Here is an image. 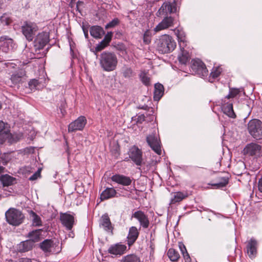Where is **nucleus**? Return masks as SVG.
Segmentation results:
<instances>
[{"mask_svg":"<svg viewBox=\"0 0 262 262\" xmlns=\"http://www.w3.org/2000/svg\"><path fill=\"white\" fill-rule=\"evenodd\" d=\"M119 21L118 18H114L105 26V28L108 29L110 28H113L117 26L119 24Z\"/></svg>","mask_w":262,"mask_h":262,"instance_id":"50","label":"nucleus"},{"mask_svg":"<svg viewBox=\"0 0 262 262\" xmlns=\"http://www.w3.org/2000/svg\"><path fill=\"white\" fill-rule=\"evenodd\" d=\"M0 21L2 23L6 25H8L11 23V19L9 15L7 13H4L0 17Z\"/></svg>","mask_w":262,"mask_h":262,"instance_id":"44","label":"nucleus"},{"mask_svg":"<svg viewBox=\"0 0 262 262\" xmlns=\"http://www.w3.org/2000/svg\"><path fill=\"white\" fill-rule=\"evenodd\" d=\"M60 220L67 230H70L72 229L74 223V217L73 215L67 213H61Z\"/></svg>","mask_w":262,"mask_h":262,"instance_id":"13","label":"nucleus"},{"mask_svg":"<svg viewBox=\"0 0 262 262\" xmlns=\"http://www.w3.org/2000/svg\"><path fill=\"white\" fill-rule=\"evenodd\" d=\"M30 217L32 221V225L33 226H42V221L41 218L36 213L33 211H31L29 213Z\"/></svg>","mask_w":262,"mask_h":262,"instance_id":"34","label":"nucleus"},{"mask_svg":"<svg viewBox=\"0 0 262 262\" xmlns=\"http://www.w3.org/2000/svg\"><path fill=\"white\" fill-rule=\"evenodd\" d=\"M257 242L253 238H251L248 243L247 246V253L249 257L251 259L254 258L257 253Z\"/></svg>","mask_w":262,"mask_h":262,"instance_id":"18","label":"nucleus"},{"mask_svg":"<svg viewBox=\"0 0 262 262\" xmlns=\"http://www.w3.org/2000/svg\"><path fill=\"white\" fill-rule=\"evenodd\" d=\"M23 137V134L21 133L11 134L9 133V136L7 139L10 143L16 142L19 141Z\"/></svg>","mask_w":262,"mask_h":262,"instance_id":"40","label":"nucleus"},{"mask_svg":"<svg viewBox=\"0 0 262 262\" xmlns=\"http://www.w3.org/2000/svg\"><path fill=\"white\" fill-rule=\"evenodd\" d=\"M4 39V37L2 36L0 37V51L2 50V46H3V43H4V42H3V41L5 40Z\"/></svg>","mask_w":262,"mask_h":262,"instance_id":"53","label":"nucleus"},{"mask_svg":"<svg viewBox=\"0 0 262 262\" xmlns=\"http://www.w3.org/2000/svg\"><path fill=\"white\" fill-rule=\"evenodd\" d=\"M146 141L152 149L157 154H161L160 141L155 134H151L146 137Z\"/></svg>","mask_w":262,"mask_h":262,"instance_id":"11","label":"nucleus"},{"mask_svg":"<svg viewBox=\"0 0 262 262\" xmlns=\"http://www.w3.org/2000/svg\"><path fill=\"white\" fill-rule=\"evenodd\" d=\"M0 180L4 186H8L13 184L15 179L8 174L1 175Z\"/></svg>","mask_w":262,"mask_h":262,"instance_id":"31","label":"nucleus"},{"mask_svg":"<svg viewBox=\"0 0 262 262\" xmlns=\"http://www.w3.org/2000/svg\"><path fill=\"white\" fill-rule=\"evenodd\" d=\"M175 33L178 37L180 48H185L187 46L185 32L182 29H178L175 30Z\"/></svg>","mask_w":262,"mask_h":262,"instance_id":"20","label":"nucleus"},{"mask_svg":"<svg viewBox=\"0 0 262 262\" xmlns=\"http://www.w3.org/2000/svg\"><path fill=\"white\" fill-rule=\"evenodd\" d=\"M107 46L108 44L102 40L97 45L95 48V50L96 52H99L102 50Z\"/></svg>","mask_w":262,"mask_h":262,"instance_id":"48","label":"nucleus"},{"mask_svg":"<svg viewBox=\"0 0 262 262\" xmlns=\"http://www.w3.org/2000/svg\"><path fill=\"white\" fill-rule=\"evenodd\" d=\"M179 246V248H180L182 254H183L184 257L186 259L189 258H190L189 256L186 251L185 246L182 243H180Z\"/></svg>","mask_w":262,"mask_h":262,"instance_id":"47","label":"nucleus"},{"mask_svg":"<svg viewBox=\"0 0 262 262\" xmlns=\"http://www.w3.org/2000/svg\"><path fill=\"white\" fill-rule=\"evenodd\" d=\"M81 3H82V2H78L77 5H79V4H81Z\"/></svg>","mask_w":262,"mask_h":262,"instance_id":"59","label":"nucleus"},{"mask_svg":"<svg viewBox=\"0 0 262 262\" xmlns=\"http://www.w3.org/2000/svg\"><path fill=\"white\" fill-rule=\"evenodd\" d=\"M121 262H140V258L135 254H129L124 256Z\"/></svg>","mask_w":262,"mask_h":262,"instance_id":"37","label":"nucleus"},{"mask_svg":"<svg viewBox=\"0 0 262 262\" xmlns=\"http://www.w3.org/2000/svg\"><path fill=\"white\" fill-rule=\"evenodd\" d=\"M99 63L103 71H113L116 69L118 64L117 56L114 53L104 51L100 55Z\"/></svg>","mask_w":262,"mask_h":262,"instance_id":"1","label":"nucleus"},{"mask_svg":"<svg viewBox=\"0 0 262 262\" xmlns=\"http://www.w3.org/2000/svg\"><path fill=\"white\" fill-rule=\"evenodd\" d=\"M164 94V87L160 83H156L155 85V91L154 98L155 100L159 101Z\"/></svg>","mask_w":262,"mask_h":262,"instance_id":"28","label":"nucleus"},{"mask_svg":"<svg viewBox=\"0 0 262 262\" xmlns=\"http://www.w3.org/2000/svg\"><path fill=\"white\" fill-rule=\"evenodd\" d=\"M49 34L47 32H42L39 33L34 41V46L38 50L42 49L49 40Z\"/></svg>","mask_w":262,"mask_h":262,"instance_id":"12","label":"nucleus"},{"mask_svg":"<svg viewBox=\"0 0 262 262\" xmlns=\"http://www.w3.org/2000/svg\"><path fill=\"white\" fill-rule=\"evenodd\" d=\"M222 110L224 113L227 115L228 117L235 118L236 117L235 114L233 109L232 103L231 102H227V103L223 105Z\"/></svg>","mask_w":262,"mask_h":262,"instance_id":"27","label":"nucleus"},{"mask_svg":"<svg viewBox=\"0 0 262 262\" xmlns=\"http://www.w3.org/2000/svg\"><path fill=\"white\" fill-rule=\"evenodd\" d=\"M91 35L96 38H101L104 33L103 29L99 26L92 27L90 30Z\"/></svg>","mask_w":262,"mask_h":262,"instance_id":"32","label":"nucleus"},{"mask_svg":"<svg viewBox=\"0 0 262 262\" xmlns=\"http://www.w3.org/2000/svg\"><path fill=\"white\" fill-rule=\"evenodd\" d=\"M4 37H5V40L3 41L4 43H3V46H2V51L5 53H8L10 50L15 48V45L12 39L5 36Z\"/></svg>","mask_w":262,"mask_h":262,"instance_id":"23","label":"nucleus"},{"mask_svg":"<svg viewBox=\"0 0 262 262\" xmlns=\"http://www.w3.org/2000/svg\"><path fill=\"white\" fill-rule=\"evenodd\" d=\"M122 73L125 78H129L134 75L132 69L127 66H124L122 68Z\"/></svg>","mask_w":262,"mask_h":262,"instance_id":"39","label":"nucleus"},{"mask_svg":"<svg viewBox=\"0 0 262 262\" xmlns=\"http://www.w3.org/2000/svg\"><path fill=\"white\" fill-rule=\"evenodd\" d=\"M84 34H85V37H87L88 36V33H86L85 32H84Z\"/></svg>","mask_w":262,"mask_h":262,"instance_id":"58","label":"nucleus"},{"mask_svg":"<svg viewBox=\"0 0 262 262\" xmlns=\"http://www.w3.org/2000/svg\"><path fill=\"white\" fill-rule=\"evenodd\" d=\"M228 183V180L225 177H222L219 183H214L212 186H215L216 188H222L226 186Z\"/></svg>","mask_w":262,"mask_h":262,"instance_id":"43","label":"nucleus"},{"mask_svg":"<svg viewBox=\"0 0 262 262\" xmlns=\"http://www.w3.org/2000/svg\"><path fill=\"white\" fill-rule=\"evenodd\" d=\"M222 72V69L220 67H214L210 73V77L213 79L217 78Z\"/></svg>","mask_w":262,"mask_h":262,"instance_id":"42","label":"nucleus"},{"mask_svg":"<svg viewBox=\"0 0 262 262\" xmlns=\"http://www.w3.org/2000/svg\"><path fill=\"white\" fill-rule=\"evenodd\" d=\"M61 113L62 114V116H64L66 113V111L64 109H60Z\"/></svg>","mask_w":262,"mask_h":262,"instance_id":"56","label":"nucleus"},{"mask_svg":"<svg viewBox=\"0 0 262 262\" xmlns=\"http://www.w3.org/2000/svg\"><path fill=\"white\" fill-rule=\"evenodd\" d=\"M116 191L114 188H107L103 190L100 195V199L103 201L114 197Z\"/></svg>","mask_w":262,"mask_h":262,"instance_id":"26","label":"nucleus"},{"mask_svg":"<svg viewBox=\"0 0 262 262\" xmlns=\"http://www.w3.org/2000/svg\"><path fill=\"white\" fill-rule=\"evenodd\" d=\"M7 222L13 226H18L21 224L25 216L22 212L16 209H10L5 213Z\"/></svg>","mask_w":262,"mask_h":262,"instance_id":"3","label":"nucleus"},{"mask_svg":"<svg viewBox=\"0 0 262 262\" xmlns=\"http://www.w3.org/2000/svg\"><path fill=\"white\" fill-rule=\"evenodd\" d=\"M2 3L0 2V9L1 8Z\"/></svg>","mask_w":262,"mask_h":262,"instance_id":"60","label":"nucleus"},{"mask_svg":"<svg viewBox=\"0 0 262 262\" xmlns=\"http://www.w3.org/2000/svg\"><path fill=\"white\" fill-rule=\"evenodd\" d=\"M41 170L42 169L41 168H38L37 171L29 178V180L30 181H34L37 180L38 178H40Z\"/></svg>","mask_w":262,"mask_h":262,"instance_id":"49","label":"nucleus"},{"mask_svg":"<svg viewBox=\"0 0 262 262\" xmlns=\"http://www.w3.org/2000/svg\"><path fill=\"white\" fill-rule=\"evenodd\" d=\"M240 92L239 90L237 89H231L230 90L229 94L225 97L226 98L229 99L235 97Z\"/></svg>","mask_w":262,"mask_h":262,"instance_id":"46","label":"nucleus"},{"mask_svg":"<svg viewBox=\"0 0 262 262\" xmlns=\"http://www.w3.org/2000/svg\"><path fill=\"white\" fill-rule=\"evenodd\" d=\"M176 11V1L173 0L172 2H165L163 3L156 14L157 17H161L168 16V14L175 13Z\"/></svg>","mask_w":262,"mask_h":262,"instance_id":"6","label":"nucleus"},{"mask_svg":"<svg viewBox=\"0 0 262 262\" xmlns=\"http://www.w3.org/2000/svg\"><path fill=\"white\" fill-rule=\"evenodd\" d=\"M134 217L138 220L141 226L144 228H147L149 226V222L147 216L142 211H137L135 212L133 215Z\"/></svg>","mask_w":262,"mask_h":262,"instance_id":"14","label":"nucleus"},{"mask_svg":"<svg viewBox=\"0 0 262 262\" xmlns=\"http://www.w3.org/2000/svg\"><path fill=\"white\" fill-rule=\"evenodd\" d=\"M112 36V32H108L104 36V38H103V40L108 45L110 41H111Z\"/></svg>","mask_w":262,"mask_h":262,"instance_id":"51","label":"nucleus"},{"mask_svg":"<svg viewBox=\"0 0 262 262\" xmlns=\"http://www.w3.org/2000/svg\"><path fill=\"white\" fill-rule=\"evenodd\" d=\"M188 196L187 192H182L180 191L176 192L171 193V198L170 203L171 204H175L182 201L183 199Z\"/></svg>","mask_w":262,"mask_h":262,"instance_id":"22","label":"nucleus"},{"mask_svg":"<svg viewBox=\"0 0 262 262\" xmlns=\"http://www.w3.org/2000/svg\"><path fill=\"white\" fill-rule=\"evenodd\" d=\"M28 85L31 91L38 90L41 87L40 82L36 79L31 80L28 83Z\"/></svg>","mask_w":262,"mask_h":262,"instance_id":"38","label":"nucleus"},{"mask_svg":"<svg viewBox=\"0 0 262 262\" xmlns=\"http://www.w3.org/2000/svg\"><path fill=\"white\" fill-rule=\"evenodd\" d=\"M126 246L125 245L116 244L110 247L108 249V252L115 255H122L126 250Z\"/></svg>","mask_w":262,"mask_h":262,"instance_id":"19","label":"nucleus"},{"mask_svg":"<svg viewBox=\"0 0 262 262\" xmlns=\"http://www.w3.org/2000/svg\"><path fill=\"white\" fill-rule=\"evenodd\" d=\"M129 158L138 166L143 164L142 152L136 146L132 147L128 151Z\"/></svg>","mask_w":262,"mask_h":262,"instance_id":"8","label":"nucleus"},{"mask_svg":"<svg viewBox=\"0 0 262 262\" xmlns=\"http://www.w3.org/2000/svg\"><path fill=\"white\" fill-rule=\"evenodd\" d=\"M139 232L136 227L132 226L129 229L127 235V244L129 246L132 245L137 239Z\"/></svg>","mask_w":262,"mask_h":262,"instance_id":"21","label":"nucleus"},{"mask_svg":"<svg viewBox=\"0 0 262 262\" xmlns=\"http://www.w3.org/2000/svg\"><path fill=\"white\" fill-rule=\"evenodd\" d=\"M100 226L105 231L113 233V227L107 214H104L101 216L100 220Z\"/></svg>","mask_w":262,"mask_h":262,"instance_id":"16","label":"nucleus"},{"mask_svg":"<svg viewBox=\"0 0 262 262\" xmlns=\"http://www.w3.org/2000/svg\"><path fill=\"white\" fill-rule=\"evenodd\" d=\"M25 75V71L20 70L12 75L11 80L13 84L19 83L21 81L23 77Z\"/></svg>","mask_w":262,"mask_h":262,"instance_id":"30","label":"nucleus"},{"mask_svg":"<svg viewBox=\"0 0 262 262\" xmlns=\"http://www.w3.org/2000/svg\"><path fill=\"white\" fill-rule=\"evenodd\" d=\"M42 231V229H37L29 232L28 235V237L29 238L28 240L31 241L33 244L35 242H38L40 240Z\"/></svg>","mask_w":262,"mask_h":262,"instance_id":"29","label":"nucleus"},{"mask_svg":"<svg viewBox=\"0 0 262 262\" xmlns=\"http://www.w3.org/2000/svg\"><path fill=\"white\" fill-rule=\"evenodd\" d=\"M151 37V33L149 30H146L143 35V41L146 44L150 42Z\"/></svg>","mask_w":262,"mask_h":262,"instance_id":"45","label":"nucleus"},{"mask_svg":"<svg viewBox=\"0 0 262 262\" xmlns=\"http://www.w3.org/2000/svg\"><path fill=\"white\" fill-rule=\"evenodd\" d=\"M33 246L31 241L26 240L20 242L17 245V250L20 252H25L30 250Z\"/></svg>","mask_w":262,"mask_h":262,"instance_id":"24","label":"nucleus"},{"mask_svg":"<svg viewBox=\"0 0 262 262\" xmlns=\"http://www.w3.org/2000/svg\"><path fill=\"white\" fill-rule=\"evenodd\" d=\"M258 189L261 192H262V178L258 182Z\"/></svg>","mask_w":262,"mask_h":262,"instance_id":"52","label":"nucleus"},{"mask_svg":"<svg viewBox=\"0 0 262 262\" xmlns=\"http://www.w3.org/2000/svg\"><path fill=\"white\" fill-rule=\"evenodd\" d=\"M38 29L37 25L31 21H25L21 26L22 33L29 41L33 39Z\"/></svg>","mask_w":262,"mask_h":262,"instance_id":"5","label":"nucleus"},{"mask_svg":"<svg viewBox=\"0 0 262 262\" xmlns=\"http://www.w3.org/2000/svg\"><path fill=\"white\" fill-rule=\"evenodd\" d=\"M53 245V241L51 239H46L40 244V248L45 252H50Z\"/></svg>","mask_w":262,"mask_h":262,"instance_id":"35","label":"nucleus"},{"mask_svg":"<svg viewBox=\"0 0 262 262\" xmlns=\"http://www.w3.org/2000/svg\"><path fill=\"white\" fill-rule=\"evenodd\" d=\"M19 262H32L31 259L28 258H24L21 259Z\"/></svg>","mask_w":262,"mask_h":262,"instance_id":"55","label":"nucleus"},{"mask_svg":"<svg viewBox=\"0 0 262 262\" xmlns=\"http://www.w3.org/2000/svg\"><path fill=\"white\" fill-rule=\"evenodd\" d=\"M139 117L141 119V118H143V119H144V116L143 115H141L140 116H139Z\"/></svg>","mask_w":262,"mask_h":262,"instance_id":"57","label":"nucleus"},{"mask_svg":"<svg viewBox=\"0 0 262 262\" xmlns=\"http://www.w3.org/2000/svg\"><path fill=\"white\" fill-rule=\"evenodd\" d=\"M191 67L192 71L199 76L205 77L207 76L208 70L205 64L201 60L199 59L192 60Z\"/></svg>","mask_w":262,"mask_h":262,"instance_id":"7","label":"nucleus"},{"mask_svg":"<svg viewBox=\"0 0 262 262\" xmlns=\"http://www.w3.org/2000/svg\"><path fill=\"white\" fill-rule=\"evenodd\" d=\"M25 170L29 173H31L33 172L32 168L30 167H25Z\"/></svg>","mask_w":262,"mask_h":262,"instance_id":"54","label":"nucleus"},{"mask_svg":"<svg viewBox=\"0 0 262 262\" xmlns=\"http://www.w3.org/2000/svg\"><path fill=\"white\" fill-rule=\"evenodd\" d=\"M113 181L123 186H128L132 183L131 179L127 176L121 174H115L112 177Z\"/></svg>","mask_w":262,"mask_h":262,"instance_id":"17","label":"nucleus"},{"mask_svg":"<svg viewBox=\"0 0 262 262\" xmlns=\"http://www.w3.org/2000/svg\"><path fill=\"white\" fill-rule=\"evenodd\" d=\"M174 25V18L170 16H166L159 23L154 29V31L157 33L162 30L167 29L173 27Z\"/></svg>","mask_w":262,"mask_h":262,"instance_id":"10","label":"nucleus"},{"mask_svg":"<svg viewBox=\"0 0 262 262\" xmlns=\"http://www.w3.org/2000/svg\"><path fill=\"white\" fill-rule=\"evenodd\" d=\"M10 127L7 123L0 121V143L3 144L9 136Z\"/></svg>","mask_w":262,"mask_h":262,"instance_id":"15","label":"nucleus"},{"mask_svg":"<svg viewBox=\"0 0 262 262\" xmlns=\"http://www.w3.org/2000/svg\"><path fill=\"white\" fill-rule=\"evenodd\" d=\"M167 255L170 260L176 261L178 260L180 257V255L177 251L175 249L170 248L167 252Z\"/></svg>","mask_w":262,"mask_h":262,"instance_id":"36","label":"nucleus"},{"mask_svg":"<svg viewBox=\"0 0 262 262\" xmlns=\"http://www.w3.org/2000/svg\"><path fill=\"white\" fill-rule=\"evenodd\" d=\"M180 50L181 53L178 57L179 61L182 64H186L190 58L189 53L185 50V48L180 49Z\"/></svg>","mask_w":262,"mask_h":262,"instance_id":"33","label":"nucleus"},{"mask_svg":"<svg viewBox=\"0 0 262 262\" xmlns=\"http://www.w3.org/2000/svg\"><path fill=\"white\" fill-rule=\"evenodd\" d=\"M155 46L159 53L165 54L172 51L176 47V43L171 36L164 34L156 39Z\"/></svg>","mask_w":262,"mask_h":262,"instance_id":"2","label":"nucleus"},{"mask_svg":"<svg viewBox=\"0 0 262 262\" xmlns=\"http://www.w3.org/2000/svg\"><path fill=\"white\" fill-rule=\"evenodd\" d=\"M140 78L144 84L146 85H148L150 84V78L148 77L147 74L145 72H142L140 73Z\"/></svg>","mask_w":262,"mask_h":262,"instance_id":"41","label":"nucleus"},{"mask_svg":"<svg viewBox=\"0 0 262 262\" xmlns=\"http://www.w3.org/2000/svg\"><path fill=\"white\" fill-rule=\"evenodd\" d=\"M86 123V119L84 116H80L76 120L72 122L68 126L69 132H73L77 130H81Z\"/></svg>","mask_w":262,"mask_h":262,"instance_id":"9","label":"nucleus"},{"mask_svg":"<svg viewBox=\"0 0 262 262\" xmlns=\"http://www.w3.org/2000/svg\"><path fill=\"white\" fill-rule=\"evenodd\" d=\"M249 134L256 140L262 139V122L258 119H252L248 123Z\"/></svg>","mask_w":262,"mask_h":262,"instance_id":"4","label":"nucleus"},{"mask_svg":"<svg viewBox=\"0 0 262 262\" xmlns=\"http://www.w3.org/2000/svg\"><path fill=\"white\" fill-rule=\"evenodd\" d=\"M261 149V146L255 143H251L247 145L245 150L247 154L253 156L258 154Z\"/></svg>","mask_w":262,"mask_h":262,"instance_id":"25","label":"nucleus"}]
</instances>
